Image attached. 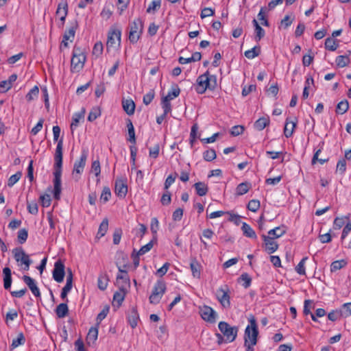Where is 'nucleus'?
Returning <instances> with one entry per match:
<instances>
[{"mask_svg": "<svg viewBox=\"0 0 351 351\" xmlns=\"http://www.w3.org/2000/svg\"><path fill=\"white\" fill-rule=\"evenodd\" d=\"M62 149L63 141L60 139L58 142L54 156V171H53V196L56 199H59L61 193V175L62 165Z\"/></svg>", "mask_w": 351, "mask_h": 351, "instance_id": "obj_1", "label": "nucleus"}, {"mask_svg": "<svg viewBox=\"0 0 351 351\" xmlns=\"http://www.w3.org/2000/svg\"><path fill=\"white\" fill-rule=\"evenodd\" d=\"M248 321L250 324L245 328L244 333V346L245 348H248V350H252L257 343L258 330L254 316L252 315Z\"/></svg>", "mask_w": 351, "mask_h": 351, "instance_id": "obj_2", "label": "nucleus"}, {"mask_svg": "<svg viewBox=\"0 0 351 351\" xmlns=\"http://www.w3.org/2000/svg\"><path fill=\"white\" fill-rule=\"evenodd\" d=\"M197 86L196 91L199 94H203L207 89L215 90L217 86V77L214 75H210L206 71L203 75H199L197 79Z\"/></svg>", "mask_w": 351, "mask_h": 351, "instance_id": "obj_3", "label": "nucleus"}, {"mask_svg": "<svg viewBox=\"0 0 351 351\" xmlns=\"http://www.w3.org/2000/svg\"><path fill=\"white\" fill-rule=\"evenodd\" d=\"M12 253L18 265L22 267L25 271L29 270V266L32 264V260L23 249L21 247L14 248L12 250Z\"/></svg>", "mask_w": 351, "mask_h": 351, "instance_id": "obj_4", "label": "nucleus"}, {"mask_svg": "<svg viewBox=\"0 0 351 351\" xmlns=\"http://www.w3.org/2000/svg\"><path fill=\"white\" fill-rule=\"evenodd\" d=\"M218 328L225 337L226 343H231L235 340L238 332V328L237 326H231L226 322H220L218 324Z\"/></svg>", "mask_w": 351, "mask_h": 351, "instance_id": "obj_5", "label": "nucleus"}, {"mask_svg": "<svg viewBox=\"0 0 351 351\" xmlns=\"http://www.w3.org/2000/svg\"><path fill=\"white\" fill-rule=\"evenodd\" d=\"M86 56L79 48H74L71 62V70L72 72H79L84 65Z\"/></svg>", "mask_w": 351, "mask_h": 351, "instance_id": "obj_6", "label": "nucleus"}, {"mask_svg": "<svg viewBox=\"0 0 351 351\" xmlns=\"http://www.w3.org/2000/svg\"><path fill=\"white\" fill-rule=\"evenodd\" d=\"M143 29V23L141 19H135L130 24L129 40L132 43H136L139 40Z\"/></svg>", "mask_w": 351, "mask_h": 351, "instance_id": "obj_7", "label": "nucleus"}, {"mask_svg": "<svg viewBox=\"0 0 351 351\" xmlns=\"http://www.w3.org/2000/svg\"><path fill=\"white\" fill-rule=\"evenodd\" d=\"M166 291V285L163 281L158 280L154 285L152 293L149 296V302L157 304Z\"/></svg>", "mask_w": 351, "mask_h": 351, "instance_id": "obj_8", "label": "nucleus"}, {"mask_svg": "<svg viewBox=\"0 0 351 351\" xmlns=\"http://www.w3.org/2000/svg\"><path fill=\"white\" fill-rule=\"evenodd\" d=\"M210 206L206 209L207 217L210 219L223 217L224 219H240L246 218L245 216L239 215L235 210L231 211H213L209 212Z\"/></svg>", "mask_w": 351, "mask_h": 351, "instance_id": "obj_9", "label": "nucleus"}, {"mask_svg": "<svg viewBox=\"0 0 351 351\" xmlns=\"http://www.w3.org/2000/svg\"><path fill=\"white\" fill-rule=\"evenodd\" d=\"M198 310L201 317L205 322L208 323H215L216 322L218 315L210 306L207 305L199 306Z\"/></svg>", "mask_w": 351, "mask_h": 351, "instance_id": "obj_10", "label": "nucleus"}, {"mask_svg": "<svg viewBox=\"0 0 351 351\" xmlns=\"http://www.w3.org/2000/svg\"><path fill=\"white\" fill-rule=\"evenodd\" d=\"M229 293L230 290L226 285L219 288L217 291V298L221 305L225 308H229L230 307V297Z\"/></svg>", "mask_w": 351, "mask_h": 351, "instance_id": "obj_11", "label": "nucleus"}, {"mask_svg": "<svg viewBox=\"0 0 351 351\" xmlns=\"http://www.w3.org/2000/svg\"><path fill=\"white\" fill-rule=\"evenodd\" d=\"M121 36V31L120 29H114L108 33L106 43L107 50L110 48H114L120 45Z\"/></svg>", "mask_w": 351, "mask_h": 351, "instance_id": "obj_12", "label": "nucleus"}, {"mask_svg": "<svg viewBox=\"0 0 351 351\" xmlns=\"http://www.w3.org/2000/svg\"><path fill=\"white\" fill-rule=\"evenodd\" d=\"M64 265L61 260H58L54 264L52 272L53 278L57 282H62L65 276Z\"/></svg>", "mask_w": 351, "mask_h": 351, "instance_id": "obj_13", "label": "nucleus"}, {"mask_svg": "<svg viewBox=\"0 0 351 351\" xmlns=\"http://www.w3.org/2000/svg\"><path fill=\"white\" fill-rule=\"evenodd\" d=\"M263 238L264 241L265 250L267 253L272 254L277 250L278 245L276 241H275L274 237L269 235H263Z\"/></svg>", "mask_w": 351, "mask_h": 351, "instance_id": "obj_14", "label": "nucleus"}, {"mask_svg": "<svg viewBox=\"0 0 351 351\" xmlns=\"http://www.w3.org/2000/svg\"><path fill=\"white\" fill-rule=\"evenodd\" d=\"M87 159V153L85 150H84L82 153L80 158L79 160L76 161L74 164V167L73 170V174H80L85 167L86 162Z\"/></svg>", "mask_w": 351, "mask_h": 351, "instance_id": "obj_15", "label": "nucleus"}, {"mask_svg": "<svg viewBox=\"0 0 351 351\" xmlns=\"http://www.w3.org/2000/svg\"><path fill=\"white\" fill-rule=\"evenodd\" d=\"M23 280L24 282L28 286L34 295L35 297L40 298V292L36 285L35 280L28 276H23Z\"/></svg>", "mask_w": 351, "mask_h": 351, "instance_id": "obj_16", "label": "nucleus"}, {"mask_svg": "<svg viewBox=\"0 0 351 351\" xmlns=\"http://www.w3.org/2000/svg\"><path fill=\"white\" fill-rule=\"evenodd\" d=\"M115 193L120 197H124L128 193V186L123 180H117L115 182Z\"/></svg>", "mask_w": 351, "mask_h": 351, "instance_id": "obj_17", "label": "nucleus"}, {"mask_svg": "<svg viewBox=\"0 0 351 351\" xmlns=\"http://www.w3.org/2000/svg\"><path fill=\"white\" fill-rule=\"evenodd\" d=\"M298 120L295 118V121H289V119H286V123L284 128V134L287 138L292 136L293 131L296 127Z\"/></svg>", "mask_w": 351, "mask_h": 351, "instance_id": "obj_18", "label": "nucleus"}, {"mask_svg": "<svg viewBox=\"0 0 351 351\" xmlns=\"http://www.w3.org/2000/svg\"><path fill=\"white\" fill-rule=\"evenodd\" d=\"M3 287L5 289L8 290L10 289L12 285V271L9 267H4L3 269Z\"/></svg>", "mask_w": 351, "mask_h": 351, "instance_id": "obj_19", "label": "nucleus"}, {"mask_svg": "<svg viewBox=\"0 0 351 351\" xmlns=\"http://www.w3.org/2000/svg\"><path fill=\"white\" fill-rule=\"evenodd\" d=\"M190 267L193 276L195 278H200L202 267L195 258L191 260Z\"/></svg>", "mask_w": 351, "mask_h": 351, "instance_id": "obj_20", "label": "nucleus"}, {"mask_svg": "<svg viewBox=\"0 0 351 351\" xmlns=\"http://www.w3.org/2000/svg\"><path fill=\"white\" fill-rule=\"evenodd\" d=\"M108 276L106 272H101L99 274L98 279H97V286L98 288L104 291L106 289L108 285Z\"/></svg>", "mask_w": 351, "mask_h": 351, "instance_id": "obj_21", "label": "nucleus"}, {"mask_svg": "<svg viewBox=\"0 0 351 351\" xmlns=\"http://www.w3.org/2000/svg\"><path fill=\"white\" fill-rule=\"evenodd\" d=\"M123 108L128 115L134 113L135 104L132 99H123L122 101Z\"/></svg>", "mask_w": 351, "mask_h": 351, "instance_id": "obj_22", "label": "nucleus"}, {"mask_svg": "<svg viewBox=\"0 0 351 351\" xmlns=\"http://www.w3.org/2000/svg\"><path fill=\"white\" fill-rule=\"evenodd\" d=\"M55 313L58 318H64L69 313V308L66 303H61L56 306Z\"/></svg>", "mask_w": 351, "mask_h": 351, "instance_id": "obj_23", "label": "nucleus"}, {"mask_svg": "<svg viewBox=\"0 0 351 351\" xmlns=\"http://www.w3.org/2000/svg\"><path fill=\"white\" fill-rule=\"evenodd\" d=\"M125 295V291L123 287L119 289V291L114 293L113 296V304L117 306H121L122 302L124 300Z\"/></svg>", "mask_w": 351, "mask_h": 351, "instance_id": "obj_24", "label": "nucleus"}, {"mask_svg": "<svg viewBox=\"0 0 351 351\" xmlns=\"http://www.w3.org/2000/svg\"><path fill=\"white\" fill-rule=\"evenodd\" d=\"M286 231L287 228L285 226H281L270 230L268 232V235L274 237V239H277L282 237Z\"/></svg>", "mask_w": 351, "mask_h": 351, "instance_id": "obj_25", "label": "nucleus"}, {"mask_svg": "<svg viewBox=\"0 0 351 351\" xmlns=\"http://www.w3.org/2000/svg\"><path fill=\"white\" fill-rule=\"evenodd\" d=\"M139 319L137 311L134 309H132L128 315V321L132 328H134L138 324Z\"/></svg>", "mask_w": 351, "mask_h": 351, "instance_id": "obj_26", "label": "nucleus"}, {"mask_svg": "<svg viewBox=\"0 0 351 351\" xmlns=\"http://www.w3.org/2000/svg\"><path fill=\"white\" fill-rule=\"evenodd\" d=\"M98 337V328L97 327H91L89 329L88 335L86 336V342L88 344L93 343L97 339Z\"/></svg>", "mask_w": 351, "mask_h": 351, "instance_id": "obj_27", "label": "nucleus"}, {"mask_svg": "<svg viewBox=\"0 0 351 351\" xmlns=\"http://www.w3.org/2000/svg\"><path fill=\"white\" fill-rule=\"evenodd\" d=\"M252 23L255 27V40L258 42L261 38L265 36V30L260 26L258 21L256 19L252 21Z\"/></svg>", "mask_w": 351, "mask_h": 351, "instance_id": "obj_28", "label": "nucleus"}, {"mask_svg": "<svg viewBox=\"0 0 351 351\" xmlns=\"http://www.w3.org/2000/svg\"><path fill=\"white\" fill-rule=\"evenodd\" d=\"M194 187L196 190L197 194L199 196L206 195L208 191V186L204 182H202L195 183L194 184Z\"/></svg>", "mask_w": 351, "mask_h": 351, "instance_id": "obj_29", "label": "nucleus"}, {"mask_svg": "<svg viewBox=\"0 0 351 351\" xmlns=\"http://www.w3.org/2000/svg\"><path fill=\"white\" fill-rule=\"evenodd\" d=\"M269 122L270 121L269 117H261L255 121L254 128L256 130L261 131L269 124Z\"/></svg>", "mask_w": 351, "mask_h": 351, "instance_id": "obj_30", "label": "nucleus"}, {"mask_svg": "<svg viewBox=\"0 0 351 351\" xmlns=\"http://www.w3.org/2000/svg\"><path fill=\"white\" fill-rule=\"evenodd\" d=\"M241 230L243 231V234L245 237H247L249 238L255 239L256 238V234L254 230L246 223L243 222Z\"/></svg>", "mask_w": 351, "mask_h": 351, "instance_id": "obj_31", "label": "nucleus"}, {"mask_svg": "<svg viewBox=\"0 0 351 351\" xmlns=\"http://www.w3.org/2000/svg\"><path fill=\"white\" fill-rule=\"evenodd\" d=\"M84 113H85V110L82 109L81 112L75 113L73 115V119H72V122L71 124V130H72V132L73 131V130L75 128H76L78 126L80 120L84 117Z\"/></svg>", "mask_w": 351, "mask_h": 351, "instance_id": "obj_32", "label": "nucleus"}, {"mask_svg": "<svg viewBox=\"0 0 351 351\" xmlns=\"http://www.w3.org/2000/svg\"><path fill=\"white\" fill-rule=\"evenodd\" d=\"M251 187V184L248 182H242L239 184L236 189V194L242 195L248 192Z\"/></svg>", "mask_w": 351, "mask_h": 351, "instance_id": "obj_33", "label": "nucleus"}, {"mask_svg": "<svg viewBox=\"0 0 351 351\" xmlns=\"http://www.w3.org/2000/svg\"><path fill=\"white\" fill-rule=\"evenodd\" d=\"M25 342V338L23 332H19L17 335L16 338L12 340L11 347L12 348L14 349L19 346L23 345Z\"/></svg>", "mask_w": 351, "mask_h": 351, "instance_id": "obj_34", "label": "nucleus"}, {"mask_svg": "<svg viewBox=\"0 0 351 351\" xmlns=\"http://www.w3.org/2000/svg\"><path fill=\"white\" fill-rule=\"evenodd\" d=\"M339 45L337 43V40L331 38H327L325 40V48L329 51H335Z\"/></svg>", "mask_w": 351, "mask_h": 351, "instance_id": "obj_35", "label": "nucleus"}, {"mask_svg": "<svg viewBox=\"0 0 351 351\" xmlns=\"http://www.w3.org/2000/svg\"><path fill=\"white\" fill-rule=\"evenodd\" d=\"M261 53L260 46H255L252 49L245 51V56L248 59H253Z\"/></svg>", "mask_w": 351, "mask_h": 351, "instance_id": "obj_36", "label": "nucleus"}, {"mask_svg": "<svg viewBox=\"0 0 351 351\" xmlns=\"http://www.w3.org/2000/svg\"><path fill=\"white\" fill-rule=\"evenodd\" d=\"M347 265V261L344 259L333 261L330 265V271L335 272L343 268Z\"/></svg>", "mask_w": 351, "mask_h": 351, "instance_id": "obj_37", "label": "nucleus"}, {"mask_svg": "<svg viewBox=\"0 0 351 351\" xmlns=\"http://www.w3.org/2000/svg\"><path fill=\"white\" fill-rule=\"evenodd\" d=\"M307 259V256L304 257L295 267V270L298 274L302 276L306 275L305 263Z\"/></svg>", "mask_w": 351, "mask_h": 351, "instance_id": "obj_38", "label": "nucleus"}, {"mask_svg": "<svg viewBox=\"0 0 351 351\" xmlns=\"http://www.w3.org/2000/svg\"><path fill=\"white\" fill-rule=\"evenodd\" d=\"M349 108V103L347 100L340 101L337 106V113L343 114L346 113Z\"/></svg>", "mask_w": 351, "mask_h": 351, "instance_id": "obj_39", "label": "nucleus"}, {"mask_svg": "<svg viewBox=\"0 0 351 351\" xmlns=\"http://www.w3.org/2000/svg\"><path fill=\"white\" fill-rule=\"evenodd\" d=\"M147 231V228L143 224L139 223L138 227L133 229L132 233L136 237L141 239Z\"/></svg>", "mask_w": 351, "mask_h": 351, "instance_id": "obj_40", "label": "nucleus"}, {"mask_svg": "<svg viewBox=\"0 0 351 351\" xmlns=\"http://www.w3.org/2000/svg\"><path fill=\"white\" fill-rule=\"evenodd\" d=\"M120 280L125 285H129V278L125 271L119 269V274L117 276V282L119 284Z\"/></svg>", "mask_w": 351, "mask_h": 351, "instance_id": "obj_41", "label": "nucleus"}, {"mask_svg": "<svg viewBox=\"0 0 351 351\" xmlns=\"http://www.w3.org/2000/svg\"><path fill=\"white\" fill-rule=\"evenodd\" d=\"M336 64L339 67H345L350 63V58L346 56H339L336 58Z\"/></svg>", "mask_w": 351, "mask_h": 351, "instance_id": "obj_42", "label": "nucleus"}, {"mask_svg": "<svg viewBox=\"0 0 351 351\" xmlns=\"http://www.w3.org/2000/svg\"><path fill=\"white\" fill-rule=\"evenodd\" d=\"M38 93L39 88L37 86H35L26 95L25 98L27 101H31L38 97Z\"/></svg>", "mask_w": 351, "mask_h": 351, "instance_id": "obj_43", "label": "nucleus"}, {"mask_svg": "<svg viewBox=\"0 0 351 351\" xmlns=\"http://www.w3.org/2000/svg\"><path fill=\"white\" fill-rule=\"evenodd\" d=\"M111 197L110 189L108 186H105L103 189L102 193L100 196V202L103 203L107 202Z\"/></svg>", "mask_w": 351, "mask_h": 351, "instance_id": "obj_44", "label": "nucleus"}, {"mask_svg": "<svg viewBox=\"0 0 351 351\" xmlns=\"http://www.w3.org/2000/svg\"><path fill=\"white\" fill-rule=\"evenodd\" d=\"M108 228V221H103L99 226V230H98V232L97 234V237L99 239V238L104 237L107 232Z\"/></svg>", "mask_w": 351, "mask_h": 351, "instance_id": "obj_45", "label": "nucleus"}, {"mask_svg": "<svg viewBox=\"0 0 351 351\" xmlns=\"http://www.w3.org/2000/svg\"><path fill=\"white\" fill-rule=\"evenodd\" d=\"M216 152L213 149H210L203 153L204 159L206 161H212L216 158Z\"/></svg>", "mask_w": 351, "mask_h": 351, "instance_id": "obj_46", "label": "nucleus"}, {"mask_svg": "<svg viewBox=\"0 0 351 351\" xmlns=\"http://www.w3.org/2000/svg\"><path fill=\"white\" fill-rule=\"evenodd\" d=\"M340 313L343 317L351 315V302L343 304L340 309Z\"/></svg>", "mask_w": 351, "mask_h": 351, "instance_id": "obj_47", "label": "nucleus"}, {"mask_svg": "<svg viewBox=\"0 0 351 351\" xmlns=\"http://www.w3.org/2000/svg\"><path fill=\"white\" fill-rule=\"evenodd\" d=\"M101 115V110L99 108H93L88 116V121L92 122Z\"/></svg>", "mask_w": 351, "mask_h": 351, "instance_id": "obj_48", "label": "nucleus"}, {"mask_svg": "<svg viewBox=\"0 0 351 351\" xmlns=\"http://www.w3.org/2000/svg\"><path fill=\"white\" fill-rule=\"evenodd\" d=\"M27 237H28V233H27V230L26 229H25V228L21 229L18 232V236H17L18 241L21 244L24 243L27 241Z\"/></svg>", "mask_w": 351, "mask_h": 351, "instance_id": "obj_49", "label": "nucleus"}, {"mask_svg": "<svg viewBox=\"0 0 351 351\" xmlns=\"http://www.w3.org/2000/svg\"><path fill=\"white\" fill-rule=\"evenodd\" d=\"M22 173L20 171L16 172L15 174L11 176L8 181V186L12 187L16 184L21 178Z\"/></svg>", "mask_w": 351, "mask_h": 351, "instance_id": "obj_50", "label": "nucleus"}, {"mask_svg": "<svg viewBox=\"0 0 351 351\" xmlns=\"http://www.w3.org/2000/svg\"><path fill=\"white\" fill-rule=\"evenodd\" d=\"M321 152H322L321 149H319L318 150H317L315 152V153L314 154L313 157L312 158V161H311L312 165H315L317 162H319L320 164L323 165L325 162L328 161V158H325V159L318 158L319 154H320Z\"/></svg>", "mask_w": 351, "mask_h": 351, "instance_id": "obj_51", "label": "nucleus"}, {"mask_svg": "<svg viewBox=\"0 0 351 351\" xmlns=\"http://www.w3.org/2000/svg\"><path fill=\"white\" fill-rule=\"evenodd\" d=\"M180 93V89L178 86H176L175 88L172 89V90L169 91L167 96H165L164 98H167V100H171L175 97H177L179 96Z\"/></svg>", "mask_w": 351, "mask_h": 351, "instance_id": "obj_52", "label": "nucleus"}, {"mask_svg": "<svg viewBox=\"0 0 351 351\" xmlns=\"http://www.w3.org/2000/svg\"><path fill=\"white\" fill-rule=\"evenodd\" d=\"M154 96H155L154 90L152 89L150 90L147 94H145L143 96V103L147 106L149 105L154 99Z\"/></svg>", "mask_w": 351, "mask_h": 351, "instance_id": "obj_53", "label": "nucleus"}, {"mask_svg": "<svg viewBox=\"0 0 351 351\" xmlns=\"http://www.w3.org/2000/svg\"><path fill=\"white\" fill-rule=\"evenodd\" d=\"M153 241H151L146 245L142 246L137 253L138 256H141L148 252L153 247Z\"/></svg>", "mask_w": 351, "mask_h": 351, "instance_id": "obj_54", "label": "nucleus"}, {"mask_svg": "<svg viewBox=\"0 0 351 351\" xmlns=\"http://www.w3.org/2000/svg\"><path fill=\"white\" fill-rule=\"evenodd\" d=\"M240 280L242 282V285L245 288H247L250 286L252 278L247 274H243L240 277Z\"/></svg>", "mask_w": 351, "mask_h": 351, "instance_id": "obj_55", "label": "nucleus"}, {"mask_svg": "<svg viewBox=\"0 0 351 351\" xmlns=\"http://www.w3.org/2000/svg\"><path fill=\"white\" fill-rule=\"evenodd\" d=\"M346 170V160L345 158L340 159L337 164V168L336 171H339L341 174L344 173V172Z\"/></svg>", "mask_w": 351, "mask_h": 351, "instance_id": "obj_56", "label": "nucleus"}, {"mask_svg": "<svg viewBox=\"0 0 351 351\" xmlns=\"http://www.w3.org/2000/svg\"><path fill=\"white\" fill-rule=\"evenodd\" d=\"M260 208V202L258 200H250L247 204L248 210L256 212Z\"/></svg>", "mask_w": 351, "mask_h": 351, "instance_id": "obj_57", "label": "nucleus"}, {"mask_svg": "<svg viewBox=\"0 0 351 351\" xmlns=\"http://www.w3.org/2000/svg\"><path fill=\"white\" fill-rule=\"evenodd\" d=\"M18 317V313L14 309H10L5 315V322L14 320Z\"/></svg>", "mask_w": 351, "mask_h": 351, "instance_id": "obj_58", "label": "nucleus"}, {"mask_svg": "<svg viewBox=\"0 0 351 351\" xmlns=\"http://www.w3.org/2000/svg\"><path fill=\"white\" fill-rule=\"evenodd\" d=\"M160 7V0H154L152 1L147 9V12H155Z\"/></svg>", "mask_w": 351, "mask_h": 351, "instance_id": "obj_59", "label": "nucleus"}, {"mask_svg": "<svg viewBox=\"0 0 351 351\" xmlns=\"http://www.w3.org/2000/svg\"><path fill=\"white\" fill-rule=\"evenodd\" d=\"M162 106L164 110V113L168 114L171 111V105L170 101L167 100V98L162 99Z\"/></svg>", "mask_w": 351, "mask_h": 351, "instance_id": "obj_60", "label": "nucleus"}, {"mask_svg": "<svg viewBox=\"0 0 351 351\" xmlns=\"http://www.w3.org/2000/svg\"><path fill=\"white\" fill-rule=\"evenodd\" d=\"M40 201L44 207H48L51 204V197L48 194H44L40 195Z\"/></svg>", "mask_w": 351, "mask_h": 351, "instance_id": "obj_61", "label": "nucleus"}, {"mask_svg": "<svg viewBox=\"0 0 351 351\" xmlns=\"http://www.w3.org/2000/svg\"><path fill=\"white\" fill-rule=\"evenodd\" d=\"M103 45L101 42L96 43L93 49V53L97 56H99L102 53Z\"/></svg>", "mask_w": 351, "mask_h": 351, "instance_id": "obj_62", "label": "nucleus"}, {"mask_svg": "<svg viewBox=\"0 0 351 351\" xmlns=\"http://www.w3.org/2000/svg\"><path fill=\"white\" fill-rule=\"evenodd\" d=\"M244 131V128L242 125H234L232 128L230 134L234 136H238L242 134Z\"/></svg>", "mask_w": 351, "mask_h": 351, "instance_id": "obj_63", "label": "nucleus"}, {"mask_svg": "<svg viewBox=\"0 0 351 351\" xmlns=\"http://www.w3.org/2000/svg\"><path fill=\"white\" fill-rule=\"evenodd\" d=\"M215 14L214 10L210 8H204L200 16L202 19H204L207 16H213Z\"/></svg>", "mask_w": 351, "mask_h": 351, "instance_id": "obj_64", "label": "nucleus"}]
</instances>
